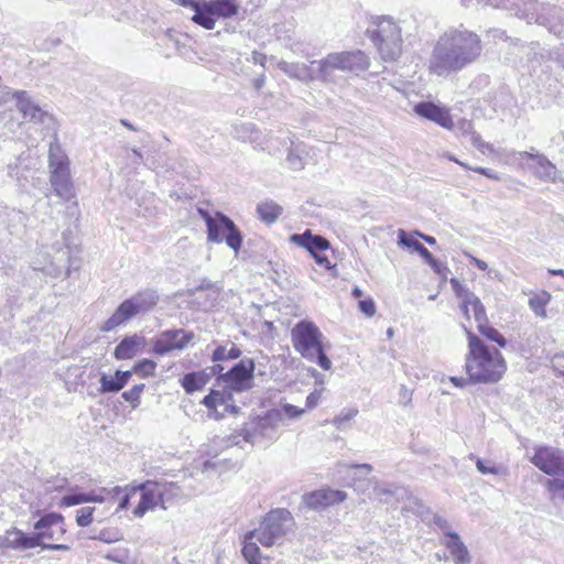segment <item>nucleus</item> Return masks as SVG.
Returning <instances> with one entry per match:
<instances>
[{
    "label": "nucleus",
    "mask_w": 564,
    "mask_h": 564,
    "mask_svg": "<svg viewBox=\"0 0 564 564\" xmlns=\"http://www.w3.org/2000/svg\"><path fill=\"white\" fill-rule=\"evenodd\" d=\"M470 140H471V143H473V144H474L478 150H480L482 153L485 152V150H489V151H491V150H492L491 145H490L489 143H486V142L481 139L480 134H478V133H476V132H475V133H473V135H471Z\"/></svg>",
    "instance_id": "nucleus-59"
},
{
    "label": "nucleus",
    "mask_w": 564,
    "mask_h": 564,
    "mask_svg": "<svg viewBox=\"0 0 564 564\" xmlns=\"http://www.w3.org/2000/svg\"><path fill=\"white\" fill-rule=\"evenodd\" d=\"M398 242L399 245L408 248H412L413 251H417V247L422 246V243L414 238L408 236L406 231L403 229L398 230Z\"/></svg>",
    "instance_id": "nucleus-49"
},
{
    "label": "nucleus",
    "mask_w": 564,
    "mask_h": 564,
    "mask_svg": "<svg viewBox=\"0 0 564 564\" xmlns=\"http://www.w3.org/2000/svg\"><path fill=\"white\" fill-rule=\"evenodd\" d=\"M433 522L443 531L445 534V531H451V525L447 520H445L443 517L438 514H434Z\"/></svg>",
    "instance_id": "nucleus-64"
},
{
    "label": "nucleus",
    "mask_w": 564,
    "mask_h": 564,
    "mask_svg": "<svg viewBox=\"0 0 564 564\" xmlns=\"http://www.w3.org/2000/svg\"><path fill=\"white\" fill-rule=\"evenodd\" d=\"M181 386L187 394H193L195 391H199L205 387L200 377L196 371L188 372L181 379Z\"/></svg>",
    "instance_id": "nucleus-36"
},
{
    "label": "nucleus",
    "mask_w": 564,
    "mask_h": 564,
    "mask_svg": "<svg viewBox=\"0 0 564 564\" xmlns=\"http://www.w3.org/2000/svg\"><path fill=\"white\" fill-rule=\"evenodd\" d=\"M413 391L406 388L404 384L400 387L398 402L402 406H406L412 401Z\"/></svg>",
    "instance_id": "nucleus-55"
},
{
    "label": "nucleus",
    "mask_w": 564,
    "mask_h": 564,
    "mask_svg": "<svg viewBox=\"0 0 564 564\" xmlns=\"http://www.w3.org/2000/svg\"><path fill=\"white\" fill-rule=\"evenodd\" d=\"M544 486L553 505L564 503V478L546 479Z\"/></svg>",
    "instance_id": "nucleus-33"
},
{
    "label": "nucleus",
    "mask_w": 564,
    "mask_h": 564,
    "mask_svg": "<svg viewBox=\"0 0 564 564\" xmlns=\"http://www.w3.org/2000/svg\"><path fill=\"white\" fill-rule=\"evenodd\" d=\"M447 540L444 543L454 558L455 564H470L471 557L460 536L454 531H445Z\"/></svg>",
    "instance_id": "nucleus-24"
},
{
    "label": "nucleus",
    "mask_w": 564,
    "mask_h": 564,
    "mask_svg": "<svg viewBox=\"0 0 564 564\" xmlns=\"http://www.w3.org/2000/svg\"><path fill=\"white\" fill-rule=\"evenodd\" d=\"M177 3L185 8L194 10V15H198L205 0H177Z\"/></svg>",
    "instance_id": "nucleus-56"
},
{
    "label": "nucleus",
    "mask_w": 564,
    "mask_h": 564,
    "mask_svg": "<svg viewBox=\"0 0 564 564\" xmlns=\"http://www.w3.org/2000/svg\"><path fill=\"white\" fill-rule=\"evenodd\" d=\"M357 413L358 410L356 409L349 410L346 413L343 412L333 420V423L337 429H341L343 424L354 419L357 415Z\"/></svg>",
    "instance_id": "nucleus-53"
},
{
    "label": "nucleus",
    "mask_w": 564,
    "mask_h": 564,
    "mask_svg": "<svg viewBox=\"0 0 564 564\" xmlns=\"http://www.w3.org/2000/svg\"><path fill=\"white\" fill-rule=\"evenodd\" d=\"M413 110L419 117L430 120L444 129H454L452 115L445 106L436 105L433 101H421L414 106Z\"/></svg>",
    "instance_id": "nucleus-17"
},
{
    "label": "nucleus",
    "mask_w": 564,
    "mask_h": 564,
    "mask_svg": "<svg viewBox=\"0 0 564 564\" xmlns=\"http://www.w3.org/2000/svg\"><path fill=\"white\" fill-rule=\"evenodd\" d=\"M316 65V79L323 83H335L336 70L361 72L369 67L368 56L359 51H343L327 54L324 58L313 61Z\"/></svg>",
    "instance_id": "nucleus-4"
},
{
    "label": "nucleus",
    "mask_w": 564,
    "mask_h": 564,
    "mask_svg": "<svg viewBox=\"0 0 564 564\" xmlns=\"http://www.w3.org/2000/svg\"><path fill=\"white\" fill-rule=\"evenodd\" d=\"M346 498V492L341 490L319 489L305 494L303 496V503L311 510L319 511L340 503Z\"/></svg>",
    "instance_id": "nucleus-18"
},
{
    "label": "nucleus",
    "mask_w": 564,
    "mask_h": 564,
    "mask_svg": "<svg viewBox=\"0 0 564 564\" xmlns=\"http://www.w3.org/2000/svg\"><path fill=\"white\" fill-rule=\"evenodd\" d=\"M50 183L54 194L61 199L69 202L75 198V191L69 169L50 171Z\"/></svg>",
    "instance_id": "nucleus-20"
},
{
    "label": "nucleus",
    "mask_w": 564,
    "mask_h": 564,
    "mask_svg": "<svg viewBox=\"0 0 564 564\" xmlns=\"http://www.w3.org/2000/svg\"><path fill=\"white\" fill-rule=\"evenodd\" d=\"M360 311L366 314L368 317H371L375 315L376 313V305H375V302L372 300H362V301H359V304H358Z\"/></svg>",
    "instance_id": "nucleus-58"
},
{
    "label": "nucleus",
    "mask_w": 564,
    "mask_h": 564,
    "mask_svg": "<svg viewBox=\"0 0 564 564\" xmlns=\"http://www.w3.org/2000/svg\"><path fill=\"white\" fill-rule=\"evenodd\" d=\"M272 411H278L281 416V425L284 423V417L294 420L300 417L304 413V409L297 408L295 405L285 403L282 404L279 409H272Z\"/></svg>",
    "instance_id": "nucleus-42"
},
{
    "label": "nucleus",
    "mask_w": 564,
    "mask_h": 564,
    "mask_svg": "<svg viewBox=\"0 0 564 564\" xmlns=\"http://www.w3.org/2000/svg\"><path fill=\"white\" fill-rule=\"evenodd\" d=\"M454 128H456V130L458 132H460L462 134H470V137L473 135V133H475V131H473V123L471 121L467 120V119H462L459 120L456 124L454 123Z\"/></svg>",
    "instance_id": "nucleus-57"
},
{
    "label": "nucleus",
    "mask_w": 564,
    "mask_h": 564,
    "mask_svg": "<svg viewBox=\"0 0 564 564\" xmlns=\"http://www.w3.org/2000/svg\"><path fill=\"white\" fill-rule=\"evenodd\" d=\"M12 96L17 100V108L25 121L39 124L43 129H54V117L35 104L28 91L15 90Z\"/></svg>",
    "instance_id": "nucleus-12"
},
{
    "label": "nucleus",
    "mask_w": 564,
    "mask_h": 564,
    "mask_svg": "<svg viewBox=\"0 0 564 564\" xmlns=\"http://www.w3.org/2000/svg\"><path fill=\"white\" fill-rule=\"evenodd\" d=\"M249 532L245 535V544L242 547V555L248 563H252L259 561L260 549L256 542H253L254 538H248Z\"/></svg>",
    "instance_id": "nucleus-38"
},
{
    "label": "nucleus",
    "mask_w": 564,
    "mask_h": 564,
    "mask_svg": "<svg viewBox=\"0 0 564 564\" xmlns=\"http://www.w3.org/2000/svg\"><path fill=\"white\" fill-rule=\"evenodd\" d=\"M131 377L132 371L130 370H117L113 376L101 373L99 391L100 393H117L126 387Z\"/></svg>",
    "instance_id": "nucleus-25"
},
{
    "label": "nucleus",
    "mask_w": 564,
    "mask_h": 564,
    "mask_svg": "<svg viewBox=\"0 0 564 564\" xmlns=\"http://www.w3.org/2000/svg\"><path fill=\"white\" fill-rule=\"evenodd\" d=\"M140 313H145L156 305L159 295L155 290L147 289L130 297Z\"/></svg>",
    "instance_id": "nucleus-30"
},
{
    "label": "nucleus",
    "mask_w": 564,
    "mask_h": 564,
    "mask_svg": "<svg viewBox=\"0 0 564 564\" xmlns=\"http://www.w3.org/2000/svg\"><path fill=\"white\" fill-rule=\"evenodd\" d=\"M551 300V295L547 292H541L539 294H534L529 299V306L534 312L536 316L546 317L545 306Z\"/></svg>",
    "instance_id": "nucleus-34"
},
{
    "label": "nucleus",
    "mask_w": 564,
    "mask_h": 564,
    "mask_svg": "<svg viewBox=\"0 0 564 564\" xmlns=\"http://www.w3.org/2000/svg\"><path fill=\"white\" fill-rule=\"evenodd\" d=\"M279 426H281L280 413L270 410L263 416L257 417L250 427L243 429L240 435L246 442L258 445L263 441L275 440Z\"/></svg>",
    "instance_id": "nucleus-9"
},
{
    "label": "nucleus",
    "mask_w": 564,
    "mask_h": 564,
    "mask_svg": "<svg viewBox=\"0 0 564 564\" xmlns=\"http://www.w3.org/2000/svg\"><path fill=\"white\" fill-rule=\"evenodd\" d=\"M94 507H83L76 511V523L79 527H88L94 521Z\"/></svg>",
    "instance_id": "nucleus-43"
},
{
    "label": "nucleus",
    "mask_w": 564,
    "mask_h": 564,
    "mask_svg": "<svg viewBox=\"0 0 564 564\" xmlns=\"http://www.w3.org/2000/svg\"><path fill=\"white\" fill-rule=\"evenodd\" d=\"M290 241L306 249L310 254L313 257L316 253H321L329 249V241L318 235H313L310 229L305 230L303 234H293L290 237Z\"/></svg>",
    "instance_id": "nucleus-22"
},
{
    "label": "nucleus",
    "mask_w": 564,
    "mask_h": 564,
    "mask_svg": "<svg viewBox=\"0 0 564 564\" xmlns=\"http://www.w3.org/2000/svg\"><path fill=\"white\" fill-rule=\"evenodd\" d=\"M460 308L467 319L470 318L469 310L471 308L477 324L488 318L484 304L475 293L470 296V301L467 300L465 303H460Z\"/></svg>",
    "instance_id": "nucleus-31"
},
{
    "label": "nucleus",
    "mask_w": 564,
    "mask_h": 564,
    "mask_svg": "<svg viewBox=\"0 0 564 564\" xmlns=\"http://www.w3.org/2000/svg\"><path fill=\"white\" fill-rule=\"evenodd\" d=\"M294 519L292 513L284 508L269 511L259 528L249 531L248 538L256 540L265 547L281 544L282 541L294 531Z\"/></svg>",
    "instance_id": "nucleus-5"
},
{
    "label": "nucleus",
    "mask_w": 564,
    "mask_h": 564,
    "mask_svg": "<svg viewBox=\"0 0 564 564\" xmlns=\"http://www.w3.org/2000/svg\"><path fill=\"white\" fill-rule=\"evenodd\" d=\"M451 285L456 296L462 300V303H465L467 300L470 301V296L474 293L465 285L460 284L456 278L451 279Z\"/></svg>",
    "instance_id": "nucleus-48"
},
{
    "label": "nucleus",
    "mask_w": 564,
    "mask_h": 564,
    "mask_svg": "<svg viewBox=\"0 0 564 564\" xmlns=\"http://www.w3.org/2000/svg\"><path fill=\"white\" fill-rule=\"evenodd\" d=\"M89 502V498L86 497L85 492H74L64 496L61 499L59 506L61 507H72L77 506L80 503Z\"/></svg>",
    "instance_id": "nucleus-45"
},
{
    "label": "nucleus",
    "mask_w": 564,
    "mask_h": 564,
    "mask_svg": "<svg viewBox=\"0 0 564 564\" xmlns=\"http://www.w3.org/2000/svg\"><path fill=\"white\" fill-rule=\"evenodd\" d=\"M198 213L206 224L207 239L216 243L225 241L238 254L242 245V235L235 223L223 213H216L215 216L204 209H198Z\"/></svg>",
    "instance_id": "nucleus-7"
},
{
    "label": "nucleus",
    "mask_w": 564,
    "mask_h": 564,
    "mask_svg": "<svg viewBox=\"0 0 564 564\" xmlns=\"http://www.w3.org/2000/svg\"><path fill=\"white\" fill-rule=\"evenodd\" d=\"M478 332L487 337L489 340L497 343L500 347H506V338L491 325H489L488 318L477 324Z\"/></svg>",
    "instance_id": "nucleus-35"
},
{
    "label": "nucleus",
    "mask_w": 564,
    "mask_h": 564,
    "mask_svg": "<svg viewBox=\"0 0 564 564\" xmlns=\"http://www.w3.org/2000/svg\"><path fill=\"white\" fill-rule=\"evenodd\" d=\"M11 534V550L25 551L37 546L34 533L26 534L17 528L10 529Z\"/></svg>",
    "instance_id": "nucleus-27"
},
{
    "label": "nucleus",
    "mask_w": 564,
    "mask_h": 564,
    "mask_svg": "<svg viewBox=\"0 0 564 564\" xmlns=\"http://www.w3.org/2000/svg\"><path fill=\"white\" fill-rule=\"evenodd\" d=\"M195 335L193 332L185 329H169L162 332L153 344V351L156 355L164 356L172 350H183Z\"/></svg>",
    "instance_id": "nucleus-14"
},
{
    "label": "nucleus",
    "mask_w": 564,
    "mask_h": 564,
    "mask_svg": "<svg viewBox=\"0 0 564 564\" xmlns=\"http://www.w3.org/2000/svg\"><path fill=\"white\" fill-rule=\"evenodd\" d=\"M473 171L477 172V173H480V174L485 175L486 177H488L490 180H495V181H499L500 180L499 175L495 171H492L490 169H487V167L475 166L473 169Z\"/></svg>",
    "instance_id": "nucleus-62"
},
{
    "label": "nucleus",
    "mask_w": 564,
    "mask_h": 564,
    "mask_svg": "<svg viewBox=\"0 0 564 564\" xmlns=\"http://www.w3.org/2000/svg\"><path fill=\"white\" fill-rule=\"evenodd\" d=\"M482 51L478 34L466 29L445 32L434 45L429 69L437 76H448L475 63Z\"/></svg>",
    "instance_id": "nucleus-1"
},
{
    "label": "nucleus",
    "mask_w": 564,
    "mask_h": 564,
    "mask_svg": "<svg viewBox=\"0 0 564 564\" xmlns=\"http://www.w3.org/2000/svg\"><path fill=\"white\" fill-rule=\"evenodd\" d=\"M294 349L306 360L316 362L322 369L329 370L332 361L326 356L324 335L311 321H300L291 330Z\"/></svg>",
    "instance_id": "nucleus-3"
},
{
    "label": "nucleus",
    "mask_w": 564,
    "mask_h": 564,
    "mask_svg": "<svg viewBox=\"0 0 564 564\" xmlns=\"http://www.w3.org/2000/svg\"><path fill=\"white\" fill-rule=\"evenodd\" d=\"M145 386L143 383L133 386L130 390L122 393L124 401L129 402L133 409L140 404L141 394L144 391Z\"/></svg>",
    "instance_id": "nucleus-41"
},
{
    "label": "nucleus",
    "mask_w": 564,
    "mask_h": 564,
    "mask_svg": "<svg viewBox=\"0 0 564 564\" xmlns=\"http://www.w3.org/2000/svg\"><path fill=\"white\" fill-rule=\"evenodd\" d=\"M551 58L564 67V46H558L551 52Z\"/></svg>",
    "instance_id": "nucleus-63"
},
{
    "label": "nucleus",
    "mask_w": 564,
    "mask_h": 564,
    "mask_svg": "<svg viewBox=\"0 0 564 564\" xmlns=\"http://www.w3.org/2000/svg\"><path fill=\"white\" fill-rule=\"evenodd\" d=\"M429 264L437 275L442 276L443 279H446L447 273L449 272V269L447 268L446 264L440 262L435 258H433L429 262Z\"/></svg>",
    "instance_id": "nucleus-54"
},
{
    "label": "nucleus",
    "mask_w": 564,
    "mask_h": 564,
    "mask_svg": "<svg viewBox=\"0 0 564 564\" xmlns=\"http://www.w3.org/2000/svg\"><path fill=\"white\" fill-rule=\"evenodd\" d=\"M367 33L372 43L377 46L383 61L392 62L401 55V29L391 18H377L373 21V26L369 28Z\"/></svg>",
    "instance_id": "nucleus-6"
},
{
    "label": "nucleus",
    "mask_w": 564,
    "mask_h": 564,
    "mask_svg": "<svg viewBox=\"0 0 564 564\" xmlns=\"http://www.w3.org/2000/svg\"><path fill=\"white\" fill-rule=\"evenodd\" d=\"M286 162L289 166L293 170H302L304 167V162L300 154L299 147H294L289 150Z\"/></svg>",
    "instance_id": "nucleus-46"
},
{
    "label": "nucleus",
    "mask_w": 564,
    "mask_h": 564,
    "mask_svg": "<svg viewBox=\"0 0 564 564\" xmlns=\"http://www.w3.org/2000/svg\"><path fill=\"white\" fill-rule=\"evenodd\" d=\"M468 355L465 369L473 383H494L506 372L507 365L498 349L490 350L485 343L467 327Z\"/></svg>",
    "instance_id": "nucleus-2"
},
{
    "label": "nucleus",
    "mask_w": 564,
    "mask_h": 564,
    "mask_svg": "<svg viewBox=\"0 0 564 564\" xmlns=\"http://www.w3.org/2000/svg\"><path fill=\"white\" fill-rule=\"evenodd\" d=\"M143 344V337L133 335L124 337L115 348L113 356L118 360L133 358Z\"/></svg>",
    "instance_id": "nucleus-26"
},
{
    "label": "nucleus",
    "mask_w": 564,
    "mask_h": 564,
    "mask_svg": "<svg viewBox=\"0 0 564 564\" xmlns=\"http://www.w3.org/2000/svg\"><path fill=\"white\" fill-rule=\"evenodd\" d=\"M319 400H321V391L315 390V391L311 392L306 398L307 409L315 408L318 404Z\"/></svg>",
    "instance_id": "nucleus-61"
},
{
    "label": "nucleus",
    "mask_w": 564,
    "mask_h": 564,
    "mask_svg": "<svg viewBox=\"0 0 564 564\" xmlns=\"http://www.w3.org/2000/svg\"><path fill=\"white\" fill-rule=\"evenodd\" d=\"M90 538L104 541L106 543H112L118 541V533L110 529H104L99 532L98 535H91Z\"/></svg>",
    "instance_id": "nucleus-52"
},
{
    "label": "nucleus",
    "mask_w": 564,
    "mask_h": 564,
    "mask_svg": "<svg viewBox=\"0 0 564 564\" xmlns=\"http://www.w3.org/2000/svg\"><path fill=\"white\" fill-rule=\"evenodd\" d=\"M313 258L318 265L325 268L326 270H332L334 268L328 257L323 252L314 254Z\"/></svg>",
    "instance_id": "nucleus-60"
},
{
    "label": "nucleus",
    "mask_w": 564,
    "mask_h": 564,
    "mask_svg": "<svg viewBox=\"0 0 564 564\" xmlns=\"http://www.w3.org/2000/svg\"><path fill=\"white\" fill-rule=\"evenodd\" d=\"M283 208L273 200H264L257 206V213L262 221L271 225L282 215Z\"/></svg>",
    "instance_id": "nucleus-29"
},
{
    "label": "nucleus",
    "mask_w": 564,
    "mask_h": 564,
    "mask_svg": "<svg viewBox=\"0 0 564 564\" xmlns=\"http://www.w3.org/2000/svg\"><path fill=\"white\" fill-rule=\"evenodd\" d=\"M520 161L530 160L532 164L528 167L532 173L543 182H555L557 180V167L542 153L539 152H518Z\"/></svg>",
    "instance_id": "nucleus-16"
},
{
    "label": "nucleus",
    "mask_w": 564,
    "mask_h": 564,
    "mask_svg": "<svg viewBox=\"0 0 564 564\" xmlns=\"http://www.w3.org/2000/svg\"><path fill=\"white\" fill-rule=\"evenodd\" d=\"M398 490L399 488L397 487L393 488L392 486L376 484L373 487V495L381 501L388 502V499H382L381 497L395 496L398 495Z\"/></svg>",
    "instance_id": "nucleus-50"
},
{
    "label": "nucleus",
    "mask_w": 564,
    "mask_h": 564,
    "mask_svg": "<svg viewBox=\"0 0 564 564\" xmlns=\"http://www.w3.org/2000/svg\"><path fill=\"white\" fill-rule=\"evenodd\" d=\"M155 490L160 495V507L166 509V503L180 496L181 489L174 482H159L154 481Z\"/></svg>",
    "instance_id": "nucleus-32"
},
{
    "label": "nucleus",
    "mask_w": 564,
    "mask_h": 564,
    "mask_svg": "<svg viewBox=\"0 0 564 564\" xmlns=\"http://www.w3.org/2000/svg\"><path fill=\"white\" fill-rule=\"evenodd\" d=\"M155 368H156L155 361L144 358V359L138 361L133 366L131 371L145 378V377L152 376L155 371Z\"/></svg>",
    "instance_id": "nucleus-40"
},
{
    "label": "nucleus",
    "mask_w": 564,
    "mask_h": 564,
    "mask_svg": "<svg viewBox=\"0 0 564 564\" xmlns=\"http://www.w3.org/2000/svg\"><path fill=\"white\" fill-rule=\"evenodd\" d=\"M241 350L236 345H232L229 349L225 346H218L213 351L212 360L213 361H223V360H234L241 356Z\"/></svg>",
    "instance_id": "nucleus-37"
},
{
    "label": "nucleus",
    "mask_w": 564,
    "mask_h": 564,
    "mask_svg": "<svg viewBox=\"0 0 564 564\" xmlns=\"http://www.w3.org/2000/svg\"><path fill=\"white\" fill-rule=\"evenodd\" d=\"M460 1H462L463 6L467 7V8L478 4V3H484L487 6H491L494 8L505 9V10H507L508 8H514V6L518 4L517 1H511V0H460Z\"/></svg>",
    "instance_id": "nucleus-39"
},
{
    "label": "nucleus",
    "mask_w": 564,
    "mask_h": 564,
    "mask_svg": "<svg viewBox=\"0 0 564 564\" xmlns=\"http://www.w3.org/2000/svg\"><path fill=\"white\" fill-rule=\"evenodd\" d=\"M451 285L456 296L462 300V303H465L467 300L470 301V296L474 293L465 285L460 284L456 278L451 279Z\"/></svg>",
    "instance_id": "nucleus-47"
},
{
    "label": "nucleus",
    "mask_w": 564,
    "mask_h": 564,
    "mask_svg": "<svg viewBox=\"0 0 564 564\" xmlns=\"http://www.w3.org/2000/svg\"><path fill=\"white\" fill-rule=\"evenodd\" d=\"M278 68L282 70L290 78L300 80L302 83H310L316 79V65H313V61L310 64L305 63H290L286 61L278 62Z\"/></svg>",
    "instance_id": "nucleus-21"
},
{
    "label": "nucleus",
    "mask_w": 564,
    "mask_h": 564,
    "mask_svg": "<svg viewBox=\"0 0 564 564\" xmlns=\"http://www.w3.org/2000/svg\"><path fill=\"white\" fill-rule=\"evenodd\" d=\"M48 169L50 171H58L69 169V161L65 152L62 150L57 141L50 144L48 150Z\"/></svg>",
    "instance_id": "nucleus-28"
},
{
    "label": "nucleus",
    "mask_w": 564,
    "mask_h": 564,
    "mask_svg": "<svg viewBox=\"0 0 564 564\" xmlns=\"http://www.w3.org/2000/svg\"><path fill=\"white\" fill-rule=\"evenodd\" d=\"M122 491L123 489L119 486H116L112 489L98 488L95 490V498H89V502H104L108 496L116 497Z\"/></svg>",
    "instance_id": "nucleus-44"
},
{
    "label": "nucleus",
    "mask_w": 564,
    "mask_h": 564,
    "mask_svg": "<svg viewBox=\"0 0 564 564\" xmlns=\"http://www.w3.org/2000/svg\"><path fill=\"white\" fill-rule=\"evenodd\" d=\"M140 491V501L133 509V516L142 518L148 511L154 510L160 506V495L155 490L154 481H145L132 487V492Z\"/></svg>",
    "instance_id": "nucleus-19"
},
{
    "label": "nucleus",
    "mask_w": 564,
    "mask_h": 564,
    "mask_svg": "<svg viewBox=\"0 0 564 564\" xmlns=\"http://www.w3.org/2000/svg\"><path fill=\"white\" fill-rule=\"evenodd\" d=\"M34 536L37 546L42 550L69 551V545L59 543H50L46 541H59L66 533L64 528V518L61 513L50 512L41 517L34 524Z\"/></svg>",
    "instance_id": "nucleus-8"
},
{
    "label": "nucleus",
    "mask_w": 564,
    "mask_h": 564,
    "mask_svg": "<svg viewBox=\"0 0 564 564\" xmlns=\"http://www.w3.org/2000/svg\"><path fill=\"white\" fill-rule=\"evenodd\" d=\"M232 393L234 391L224 384L223 390L212 389L202 400V404L208 410L209 416L216 420L224 416V413L218 412L219 406H224V412L237 413L238 408L235 405Z\"/></svg>",
    "instance_id": "nucleus-15"
},
{
    "label": "nucleus",
    "mask_w": 564,
    "mask_h": 564,
    "mask_svg": "<svg viewBox=\"0 0 564 564\" xmlns=\"http://www.w3.org/2000/svg\"><path fill=\"white\" fill-rule=\"evenodd\" d=\"M239 4L236 0H205L198 15L192 20L206 30H213L217 19H230L238 14Z\"/></svg>",
    "instance_id": "nucleus-11"
},
{
    "label": "nucleus",
    "mask_w": 564,
    "mask_h": 564,
    "mask_svg": "<svg viewBox=\"0 0 564 564\" xmlns=\"http://www.w3.org/2000/svg\"><path fill=\"white\" fill-rule=\"evenodd\" d=\"M256 364L251 358L241 359L230 370L217 376V384H226L234 392H245L253 387Z\"/></svg>",
    "instance_id": "nucleus-10"
},
{
    "label": "nucleus",
    "mask_w": 564,
    "mask_h": 564,
    "mask_svg": "<svg viewBox=\"0 0 564 564\" xmlns=\"http://www.w3.org/2000/svg\"><path fill=\"white\" fill-rule=\"evenodd\" d=\"M140 314L137 306L131 299L124 300L113 312V314L105 322L101 329L109 332L118 327L119 325L128 322L135 315Z\"/></svg>",
    "instance_id": "nucleus-23"
},
{
    "label": "nucleus",
    "mask_w": 564,
    "mask_h": 564,
    "mask_svg": "<svg viewBox=\"0 0 564 564\" xmlns=\"http://www.w3.org/2000/svg\"><path fill=\"white\" fill-rule=\"evenodd\" d=\"M469 458L473 460L475 459L476 467L480 474H482V475H488V474L498 475L499 474V469L494 464L487 465V463L485 460L476 457L474 454H470Z\"/></svg>",
    "instance_id": "nucleus-51"
},
{
    "label": "nucleus",
    "mask_w": 564,
    "mask_h": 564,
    "mask_svg": "<svg viewBox=\"0 0 564 564\" xmlns=\"http://www.w3.org/2000/svg\"><path fill=\"white\" fill-rule=\"evenodd\" d=\"M541 471L556 478H564V451L557 447L542 446L535 449L531 459Z\"/></svg>",
    "instance_id": "nucleus-13"
}]
</instances>
